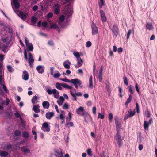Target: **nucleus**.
Wrapping results in <instances>:
<instances>
[{
    "mask_svg": "<svg viewBox=\"0 0 157 157\" xmlns=\"http://www.w3.org/2000/svg\"><path fill=\"white\" fill-rule=\"evenodd\" d=\"M12 37L10 36L2 37L1 40V50L4 52L5 53L7 52L6 50L8 48V46L12 41Z\"/></svg>",
    "mask_w": 157,
    "mask_h": 157,
    "instance_id": "obj_1",
    "label": "nucleus"
},
{
    "mask_svg": "<svg viewBox=\"0 0 157 157\" xmlns=\"http://www.w3.org/2000/svg\"><path fill=\"white\" fill-rule=\"evenodd\" d=\"M1 96H7V94L9 93V91L5 84L4 73H2L1 70Z\"/></svg>",
    "mask_w": 157,
    "mask_h": 157,
    "instance_id": "obj_2",
    "label": "nucleus"
},
{
    "mask_svg": "<svg viewBox=\"0 0 157 157\" xmlns=\"http://www.w3.org/2000/svg\"><path fill=\"white\" fill-rule=\"evenodd\" d=\"M29 58L28 59L27 57V54L26 52V49H24V57L25 59L27 60L28 59V61L29 62H34V59L33 58V56L32 54L31 53H29Z\"/></svg>",
    "mask_w": 157,
    "mask_h": 157,
    "instance_id": "obj_3",
    "label": "nucleus"
},
{
    "mask_svg": "<svg viewBox=\"0 0 157 157\" xmlns=\"http://www.w3.org/2000/svg\"><path fill=\"white\" fill-rule=\"evenodd\" d=\"M25 43L27 48L26 50V51H32L33 49V47L32 43L29 42V41L26 37L25 38Z\"/></svg>",
    "mask_w": 157,
    "mask_h": 157,
    "instance_id": "obj_4",
    "label": "nucleus"
},
{
    "mask_svg": "<svg viewBox=\"0 0 157 157\" xmlns=\"http://www.w3.org/2000/svg\"><path fill=\"white\" fill-rule=\"evenodd\" d=\"M71 83L73 84L75 87L77 89L78 88V85L81 86L82 84V82L78 78L71 79Z\"/></svg>",
    "mask_w": 157,
    "mask_h": 157,
    "instance_id": "obj_5",
    "label": "nucleus"
},
{
    "mask_svg": "<svg viewBox=\"0 0 157 157\" xmlns=\"http://www.w3.org/2000/svg\"><path fill=\"white\" fill-rule=\"evenodd\" d=\"M60 5L58 3H55L53 6L54 13L56 14H58L60 12Z\"/></svg>",
    "mask_w": 157,
    "mask_h": 157,
    "instance_id": "obj_6",
    "label": "nucleus"
},
{
    "mask_svg": "<svg viewBox=\"0 0 157 157\" xmlns=\"http://www.w3.org/2000/svg\"><path fill=\"white\" fill-rule=\"evenodd\" d=\"M19 0H12L11 1V5L12 7L13 10H14V7L16 9H18L20 6V4L18 2ZM15 12L16 13L17 10H14Z\"/></svg>",
    "mask_w": 157,
    "mask_h": 157,
    "instance_id": "obj_7",
    "label": "nucleus"
},
{
    "mask_svg": "<svg viewBox=\"0 0 157 157\" xmlns=\"http://www.w3.org/2000/svg\"><path fill=\"white\" fill-rule=\"evenodd\" d=\"M136 113L135 109L132 111L131 109H130L128 112L126 114L124 117V120H126L129 117H131L133 116Z\"/></svg>",
    "mask_w": 157,
    "mask_h": 157,
    "instance_id": "obj_8",
    "label": "nucleus"
},
{
    "mask_svg": "<svg viewBox=\"0 0 157 157\" xmlns=\"http://www.w3.org/2000/svg\"><path fill=\"white\" fill-rule=\"evenodd\" d=\"M91 28L92 29V34L93 35H96L98 32V27L96 26L95 24L92 23L91 25Z\"/></svg>",
    "mask_w": 157,
    "mask_h": 157,
    "instance_id": "obj_9",
    "label": "nucleus"
},
{
    "mask_svg": "<svg viewBox=\"0 0 157 157\" xmlns=\"http://www.w3.org/2000/svg\"><path fill=\"white\" fill-rule=\"evenodd\" d=\"M77 114L80 116H83L86 112L84 108L82 106H80L76 110Z\"/></svg>",
    "mask_w": 157,
    "mask_h": 157,
    "instance_id": "obj_10",
    "label": "nucleus"
},
{
    "mask_svg": "<svg viewBox=\"0 0 157 157\" xmlns=\"http://www.w3.org/2000/svg\"><path fill=\"white\" fill-rule=\"evenodd\" d=\"M82 116L84 117V121L86 123H88L89 121L92 122V118L90 115L87 112H86Z\"/></svg>",
    "mask_w": 157,
    "mask_h": 157,
    "instance_id": "obj_11",
    "label": "nucleus"
},
{
    "mask_svg": "<svg viewBox=\"0 0 157 157\" xmlns=\"http://www.w3.org/2000/svg\"><path fill=\"white\" fill-rule=\"evenodd\" d=\"M115 121L117 132H120V128L121 127V123L118 121L117 117H115Z\"/></svg>",
    "mask_w": 157,
    "mask_h": 157,
    "instance_id": "obj_12",
    "label": "nucleus"
},
{
    "mask_svg": "<svg viewBox=\"0 0 157 157\" xmlns=\"http://www.w3.org/2000/svg\"><path fill=\"white\" fill-rule=\"evenodd\" d=\"M41 129L44 132H49L50 129L48 123L45 122L42 125Z\"/></svg>",
    "mask_w": 157,
    "mask_h": 157,
    "instance_id": "obj_13",
    "label": "nucleus"
},
{
    "mask_svg": "<svg viewBox=\"0 0 157 157\" xmlns=\"http://www.w3.org/2000/svg\"><path fill=\"white\" fill-rule=\"evenodd\" d=\"M111 30L114 34L117 36L118 34L119 30L118 27L116 24H114L113 25V28L111 29Z\"/></svg>",
    "mask_w": 157,
    "mask_h": 157,
    "instance_id": "obj_14",
    "label": "nucleus"
},
{
    "mask_svg": "<svg viewBox=\"0 0 157 157\" xmlns=\"http://www.w3.org/2000/svg\"><path fill=\"white\" fill-rule=\"evenodd\" d=\"M44 66L39 65L36 67V70L38 73L42 74L44 71Z\"/></svg>",
    "mask_w": 157,
    "mask_h": 157,
    "instance_id": "obj_15",
    "label": "nucleus"
},
{
    "mask_svg": "<svg viewBox=\"0 0 157 157\" xmlns=\"http://www.w3.org/2000/svg\"><path fill=\"white\" fill-rule=\"evenodd\" d=\"M22 78L25 81L29 79V74L28 72L24 70L23 72L22 75Z\"/></svg>",
    "mask_w": 157,
    "mask_h": 157,
    "instance_id": "obj_16",
    "label": "nucleus"
},
{
    "mask_svg": "<svg viewBox=\"0 0 157 157\" xmlns=\"http://www.w3.org/2000/svg\"><path fill=\"white\" fill-rule=\"evenodd\" d=\"M101 17L102 21L105 22L106 21V18L105 14L103 11L101 10H100Z\"/></svg>",
    "mask_w": 157,
    "mask_h": 157,
    "instance_id": "obj_17",
    "label": "nucleus"
},
{
    "mask_svg": "<svg viewBox=\"0 0 157 157\" xmlns=\"http://www.w3.org/2000/svg\"><path fill=\"white\" fill-rule=\"evenodd\" d=\"M52 93L54 95V96L56 98L58 99L59 97V93L56 89H53L52 90Z\"/></svg>",
    "mask_w": 157,
    "mask_h": 157,
    "instance_id": "obj_18",
    "label": "nucleus"
},
{
    "mask_svg": "<svg viewBox=\"0 0 157 157\" xmlns=\"http://www.w3.org/2000/svg\"><path fill=\"white\" fill-rule=\"evenodd\" d=\"M10 102L9 99L7 98H6V100H3L2 98H1V105L3 104L5 105H8Z\"/></svg>",
    "mask_w": 157,
    "mask_h": 157,
    "instance_id": "obj_19",
    "label": "nucleus"
},
{
    "mask_svg": "<svg viewBox=\"0 0 157 157\" xmlns=\"http://www.w3.org/2000/svg\"><path fill=\"white\" fill-rule=\"evenodd\" d=\"M77 63L75 65V67L76 68H78L80 67L82 65V63L83 62V60L80 58L77 59Z\"/></svg>",
    "mask_w": 157,
    "mask_h": 157,
    "instance_id": "obj_20",
    "label": "nucleus"
},
{
    "mask_svg": "<svg viewBox=\"0 0 157 157\" xmlns=\"http://www.w3.org/2000/svg\"><path fill=\"white\" fill-rule=\"evenodd\" d=\"M54 113L53 112H48L46 114V117L48 119H51L54 116Z\"/></svg>",
    "mask_w": 157,
    "mask_h": 157,
    "instance_id": "obj_21",
    "label": "nucleus"
},
{
    "mask_svg": "<svg viewBox=\"0 0 157 157\" xmlns=\"http://www.w3.org/2000/svg\"><path fill=\"white\" fill-rule=\"evenodd\" d=\"M65 117L62 114H60L59 117H57V119L58 120H59V119L61 120L60 123L62 124L65 123Z\"/></svg>",
    "mask_w": 157,
    "mask_h": 157,
    "instance_id": "obj_22",
    "label": "nucleus"
},
{
    "mask_svg": "<svg viewBox=\"0 0 157 157\" xmlns=\"http://www.w3.org/2000/svg\"><path fill=\"white\" fill-rule=\"evenodd\" d=\"M71 64V63L68 60L65 61L63 62V65L64 67L66 69H69Z\"/></svg>",
    "mask_w": 157,
    "mask_h": 157,
    "instance_id": "obj_23",
    "label": "nucleus"
},
{
    "mask_svg": "<svg viewBox=\"0 0 157 157\" xmlns=\"http://www.w3.org/2000/svg\"><path fill=\"white\" fill-rule=\"evenodd\" d=\"M19 12V17L23 20H25L26 19L27 14L23 12L17 11V12Z\"/></svg>",
    "mask_w": 157,
    "mask_h": 157,
    "instance_id": "obj_24",
    "label": "nucleus"
},
{
    "mask_svg": "<svg viewBox=\"0 0 157 157\" xmlns=\"http://www.w3.org/2000/svg\"><path fill=\"white\" fill-rule=\"evenodd\" d=\"M40 106L38 105H35L33 106V110L36 113H38L40 112L39 109Z\"/></svg>",
    "mask_w": 157,
    "mask_h": 157,
    "instance_id": "obj_25",
    "label": "nucleus"
},
{
    "mask_svg": "<svg viewBox=\"0 0 157 157\" xmlns=\"http://www.w3.org/2000/svg\"><path fill=\"white\" fill-rule=\"evenodd\" d=\"M98 3L99 7L100 9L102 8L103 6H105V0H99Z\"/></svg>",
    "mask_w": 157,
    "mask_h": 157,
    "instance_id": "obj_26",
    "label": "nucleus"
},
{
    "mask_svg": "<svg viewBox=\"0 0 157 157\" xmlns=\"http://www.w3.org/2000/svg\"><path fill=\"white\" fill-rule=\"evenodd\" d=\"M146 27L147 29L149 30L152 29L153 28L152 24L149 22L146 23Z\"/></svg>",
    "mask_w": 157,
    "mask_h": 157,
    "instance_id": "obj_27",
    "label": "nucleus"
},
{
    "mask_svg": "<svg viewBox=\"0 0 157 157\" xmlns=\"http://www.w3.org/2000/svg\"><path fill=\"white\" fill-rule=\"evenodd\" d=\"M42 105L44 108L48 109L49 107L50 104L48 102L46 101L43 102Z\"/></svg>",
    "mask_w": 157,
    "mask_h": 157,
    "instance_id": "obj_28",
    "label": "nucleus"
},
{
    "mask_svg": "<svg viewBox=\"0 0 157 157\" xmlns=\"http://www.w3.org/2000/svg\"><path fill=\"white\" fill-rule=\"evenodd\" d=\"M21 134V132L19 130H15L14 132L13 135V137L14 139H15V137L18 136H19Z\"/></svg>",
    "mask_w": 157,
    "mask_h": 157,
    "instance_id": "obj_29",
    "label": "nucleus"
},
{
    "mask_svg": "<svg viewBox=\"0 0 157 157\" xmlns=\"http://www.w3.org/2000/svg\"><path fill=\"white\" fill-rule=\"evenodd\" d=\"M89 88L91 89H92L93 88V85L92 77L91 75L90 76L89 78Z\"/></svg>",
    "mask_w": 157,
    "mask_h": 157,
    "instance_id": "obj_30",
    "label": "nucleus"
},
{
    "mask_svg": "<svg viewBox=\"0 0 157 157\" xmlns=\"http://www.w3.org/2000/svg\"><path fill=\"white\" fill-rule=\"evenodd\" d=\"M132 95L131 94H130L129 95V96L128 98L127 99L126 102L125 103V105H128L132 99Z\"/></svg>",
    "mask_w": 157,
    "mask_h": 157,
    "instance_id": "obj_31",
    "label": "nucleus"
},
{
    "mask_svg": "<svg viewBox=\"0 0 157 157\" xmlns=\"http://www.w3.org/2000/svg\"><path fill=\"white\" fill-rule=\"evenodd\" d=\"M70 92L71 95L73 97V98L72 99V100L73 101H77V98H76V94L75 93H74L72 91L70 90Z\"/></svg>",
    "mask_w": 157,
    "mask_h": 157,
    "instance_id": "obj_32",
    "label": "nucleus"
},
{
    "mask_svg": "<svg viewBox=\"0 0 157 157\" xmlns=\"http://www.w3.org/2000/svg\"><path fill=\"white\" fill-rule=\"evenodd\" d=\"M56 157H63V153L62 151H57L55 154Z\"/></svg>",
    "mask_w": 157,
    "mask_h": 157,
    "instance_id": "obj_33",
    "label": "nucleus"
},
{
    "mask_svg": "<svg viewBox=\"0 0 157 157\" xmlns=\"http://www.w3.org/2000/svg\"><path fill=\"white\" fill-rule=\"evenodd\" d=\"M22 136L25 138H27L29 137V135L27 131H25L22 133Z\"/></svg>",
    "mask_w": 157,
    "mask_h": 157,
    "instance_id": "obj_34",
    "label": "nucleus"
},
{
    "mask_svg": "<svg viewBox=\"0 0 157 157\" xmlns=\"http://www.w3.org/2000/svg\"><path fill=\"white\" fill-rule=\"evenodd\" d=\"M22 151L25 153H29L30 151L25 147H23L21 149Z\"/></svg>",
    "mask_w": 157,
    "mask_h": 157,
    "instance_id": "obj_35",
    "label": "nucleus"
},
{
    "mask_svg": "<svg viewBox=\"0 0 157 157\" xmlns=\"http://www.w3.org/2000/svg\"><path fill=\"white\" fill-rule=\"evenodd\" d=\"M134 89V87L131 85H130L128 86V91L130 93V94L132 95L133 94L134 92L133 90Z\"/></svg>",
    "mask_w": 157,
    "mask_h": 157,
    "instance_id": "obj_36",
    "label": "nucleus"
},
{
    "mask_svg": "<svg viewBox=\"0 0 157 157\" xmlns=\"http://www.w3.org/2000/svg\"><path fill=\"white\" fill-rule=\"evenodd\" d=\"M7 69L8 71L10 73L14 71V69L12 67L11 65H8Z\"/></svg>",
    "mask_w": 157,
    "mask_h": 157,
    "instance_id": "obj_37",
    "label": "nucleus"
},
{
    "mask_svg": "<svg viewBox=\"0 0 157 157\" xmlns=\"http://www.w3.org/2000/svg\"><path fill=\"white\" fill-rule=\"evenodd\" d=\"M119 132H117L116 133V136H115V139L116 141L122 139L121 138V137L120 135Z\"/></svg>",
    "mask_w": 157,
    "mask_h": 157,
    "instance_id": "obj_38",
    "label": "nucleus"
},
{
    "mask_svg": "<svg viewBox=\"0 0 157 157\" xmlns=\"http://www.w3.org/2000/svg\"><path fill=\"white\" fill-rule=\"evenodd\" d=\"M62 87L65 88H67L68 89H71L72 88V87L71 86L67 85L65 83H63L62 84Z\"/></svg>",
    "mask_w": 157,
    "mask_h": 157,
    "instance_id": "obj_39",
    "label": "nucleus"
},
{
    "mask_svg": "<svg viewBox=\"0 0 157 157\" xmlns=\"http://www.w3.org/2000/svg\"><path fill=\"white\" fill-rule=\"evenodd\" d=\"M56 88L59 90H61L62 89V85L61 83H56Z\"/></svg>",
    "mask_w": 157,
    "mask_h": 157,
    "instance_id": "obj_40",
    "label": "nucleus"
},
{
    "mask_svg": "<svg viewBox=\"0 0 157 157\" xmlns=\"http://www.w3.org/2000/svg\"><path fill=\"white\" fill-rule=\"evenodd\" d=\"M150 124L147 123V122L146 121H144V129L146 130H148V127Z\"/></svg>",
    "mask_w": 157,
    "mask_h": 157,
    "instance_id": "obj_41",
    "label": "nucleus"
},
{
    "mask_svg": "<svg viewBox=\"0 0 157 157\" xmlns=\"http://www.w3.org/2000/svg\"><path fill=\"white\" fill-rule=\"evenodd\" d=\"M38 99V97L36 95L34 96L32 99V102L33 104H34L36 103V101Z\"/></svg>",
    "mask_w": 157,
    "mask_h": 157,
    "instance_id": "obj_42",
    "label": "nucleus"
},
{
    "mask_svg": "<svg viewBox=\"0 0 157 157\" xmlns=\"http://www.w3.org/2000/svg\"><path fill=\"white\" fill-rule=\"evenodd\" d=\"M8 153L6 151H1V156H3L6 157L8 155Z\"/></svg>",
    "mask_w": 157,
    "mask_h": 157,
    "instance_id": "obj_43",
    "label": "nucleus"
},
{
    "mask_svg": "<svg viewBox=\"0 0 157 157\" xmlns=\"http://www.w3.org/2000/svg\"><path fill=\"white\" fill-rule=\"evenodd\" d=\"M73 55L76 57L77 59L81 58L79 52H74Z\"/></svg>",
    "mask_w": 157,
    "mask_h": 157,
    "instance_id": "obj_44",
    "label": "nucleus"
},
{
    "mask_svg": "<svg viewBox=\"0 0 157 157\" xmlns=\"http://www.w3.org/2000/svg\"><path fill=\"white\" fill-rule=\"evenodd\" d=\"M50 26L52 29H57L58 28V26L56 24L51 23Z\"/></svg>",
    "mask_w": 157,
    "mask_h": 157,
    "instance_id": "obj_45",
    "label": "nucleus"
},
{
    "mask_svg": "<svg viewBox=\"0 0 157 157\" xmlns=\"http://www.w3.org/2000/svg\"><path fill=\"white\" fill-rule=\"evenodd\" d=\"M113 117V115L111 113H109V120L110 122H111L112 121V119Z\"/></svg>",
    "mask_w": 157,
    "mask_h": 157,
    "instance_id": "obj_46",
    "label": "nucleus"
},
{
    "mask_svg": "<svg viewBox=\"0 0 157 157\" xmlns=\"http://www.w3.org/2000/svg\"><path fill=\"white\" fill-rule=\"evenodd\" d=\"M53 77L55 78H58L61 75L59 73V71H57V73H55L54 74H53Z\"/></svg>",
    "mask_w": 157,
    "mask_h": 157,
    "instance_id": "obj_47",
    "label": "nucleus"
},
{
    "mask_svg": "<svg viewBox=\"0 0 157 157\" xmlns=\"http://www.w3.org/2000/svg\"><path fill=\"white\" fill-rule=\"evenodd\" d=\"M8 32L10 33V36L12 37L13 35V30L10 29V28H8Z\"/></svg>",
    "mask_w": 157,
    "mask_h": 157,
    "instance_id": "obj_48",
    "label": "nucleus"
},
{
    "mask_svg": "<svg viewBox=\"0 0 157 157\" xmlns=\"http://www.w3.org/2000/svg\"><path fill=\"white\" fill-rule=\"evenodd\" d=\"M66 127H67L68 125H69L71 127H73L74 125V124L72 122H68V121L67 120H66Z\"/></svg>",
    "mask_w": 157,
    "mask_h": 157,
    "instance_id": "obj_49",
    "label": "nucleus"
},
{
    "mask_svg": "<svg viewBox=\"0 0 157 157\" xmlns=\"http://www.w3.org/2000/svg\"><path fill=\"white\" fill-rule=\"evenodd\" d=\"M60 79V80H61L63 81L64 82H69V83H71V80H70L68 79L67 78H61Z\"/></svg>",
    "mask_w": 157,
    "mask_h": 157,
    "instance_id": "obj_50",
    "label": "nucleus"
},
{
    "mask_svg": "<svg viewBox=\"0 0 157 157\" xmlns=\"http://www.w3.org/2000/svg\"><path fill=\"white\" fill-rule=\"evenodd\" d=\"M117 141V143L119 147H121L123 144L122 139Z\"/></svg>",
    "mask_w": 157,
    "mask_h": 157,
    "instance_id": "obj_51",
    "label": "nucleus"
},
{
    "mask_svg": "<svg viewBox=\"0 0 157 157\" xmlns=\"http://www.w3.org/2000/svg\"><path fill=\"white\" fill-rule=\"evenodd\" d=\"M123 79L124 83L127 86L128 85V82L127 78L125 76H124L123 77Z\"/></svg>",
    "mask_w": 157,
    "mask_h": 157,
    "instance_id": "obj_52",
    "label": "nucleus"
},
{
    "mask_svg": "<svg viewBox=\"0 0 157 157\" xmlns=\"http://www.w3.org/2000/svg\"><path fill=\"white\" fill-rule=\"evenodd\" d=\"M37 19L36 17L34 16L32 17L31 19V21L32 22L36 23L37 21Z\"/></svg>",
    "mask_w": 157,
    "mask_h": 157,
    "instance_id": "obj_53",
    "label": "nucleus"
},
{
    "mask_svg": "<svg viewBox=\"0 0 157 157\" xmlns=\"http://www.w3.org/2000/svg\"><path fill=\"white\" fill-rule=\"evenodd\" d=\"M0 25H1V28H2V26H3V28L4 30H6L8 28L7 26L6 25H5V26H4V24L3 23H1Z\"/></svg>",
    "mask_w": 157,
    "mask_h": 157,
    "instance_id": "obj_54",
    "label": "nucleus"
},
{
    "mask_svg": "<svg viewBox=\"0 0 157 157\" xmlns=\"http://www.w3.org/2000/svg\"><path fill=\"white\" fill-rule=\"evenodd\" d=\"M98 118H100L101 119H103L104 118V115H102L100 113H98Z\"/></svg>",
    "mask_w": 157,
    "mask_h": 157,
    "instance_id": "obj_55",
    "label": "nucleus"
},
{
    "mask_svg": "<svg viewBox=\"0 0 157 157\" xmlns=\"http://www.w3.org/2000/svg\"><path fill=\"white\" fill-rule=\"evenodd\" d=\"M69 106L67 103H65L63 107V109H68Z\"/></svg>",
    "mask_w": 157,
    "mask_h": 157,
    "instance_id": "obj_56",
    "label": "nucleus"
},
{
    "mask_svg": "<svg viewBox=\"0 0 157 157\" xmlns=\"http://www.w3.org/2000/svg\"><path fill=\"white\" fill-rule=\"evenodd\" d=\"M98 79L100 82H102V74L99 73Z\"/></svg>",
    "mask_w": 157,
    "mask_h": 157,
    "instance_id": "obj_57",
    "label": "nucleus"
},
{
    "mask_svg": "<svg viewBox=\"0 0 157 157\" xmlns=\"http://www.w3.org/2000/svg\"><path fill=\"white\" fill-rule=\"evenodd\" d=\"M32 133L34 135V139L35 140H36L37 139V134L36 132L34 130H32Z\"/></svg>",
    "mask_w": 157,
    "mask_h": 157,
    "instance_id": "obj_58",
    "label": "nucleus"
},
{
    "mask_svg": "<svg viewBox=\"0 0 157 157\" xmlns=\"http://www.w3.org/2000/svg\"><path fill=\"white\" fill-rule=\"evenodd\" d=\"M92 45L90 41H88L86 42V46L87 47L89 48Z\"/></svg>",
    "mask_w": 157,
    "mask_h": 157,
    "instance_id": "obj_59",
    "label": "nucleus"
},
{
    "mask_svg": "<svg viewBox=\"0 0 157 157\" xmlns=\"http://www.w3.org/2000/svg\"><path fill=\"white\" fill-rule=\"evenodd\" d=\"M87 154L90 156H91L92 155V151L90 149H87Z\"/></svg>",
    "mask_w": 157,
    "mask_h": 157,
    "instance_id": "obj_60",
    "label": "nucleus"
},
{
    "mask_svg": "<svg viewBox=\"0 0 157 157\" xmlns=\"http://www.w3.org/2000/svg\"><path fill=\"white\" fill-rule=\"evenodd\" d=\"M92 111L94 114L95 115L96 114V108L94 106L92 108Z\"/></svg>",
    "mask_w": 157,
    "mask_h": 157,
    "instance_id": "obj_61",
    "label": "nucleus"
},
{
    "mask_svg": "<svg viewBox=\"0 0 157 157\" xmlns=\"http://www.w3.org/2000/svg\"><path fill=\"white\" fill-rule=\"evenodd\" d=\"M64 16L63 15H61L59 18V21L61 22H63L64 20Z\"/></svg>",
    "mask_w": 157,
    "mask_h": 157,
    "instance_id": "obj_62",
    "label": "nucleus"
},
{
    "mask_svg": "<svg viewBox=\"0 0 157 157\" xmlns=\"http://www.w3.org/2000/svg\"><path fill=\"white\" fill-rule=\"evenodd\" d=\"M131 33H132V31L131 30H128V31L127 33V39H129V36L130 35Z\"/></svg>",
    "mask_w": 157,
    "mask_h": 157,
    "instance_id": "obj_63",
    "label": "nucleus"
},
{
    "mask_svg": "<svg viewBox=\"0 0 157 157\" xmlns=\"http://www.w3.org/2000/svg\"><path fill=\"white\" fill-rule=\"evenodd\" d=\"M53 16V14L52 12H49L47 14V17L48 18H51Z\"/></svg>",
    "mask_w": 157,
    "mask_h": 157,
    "instance_id": "obj_64",
    "label": "nucleus"
}]
</instances>
